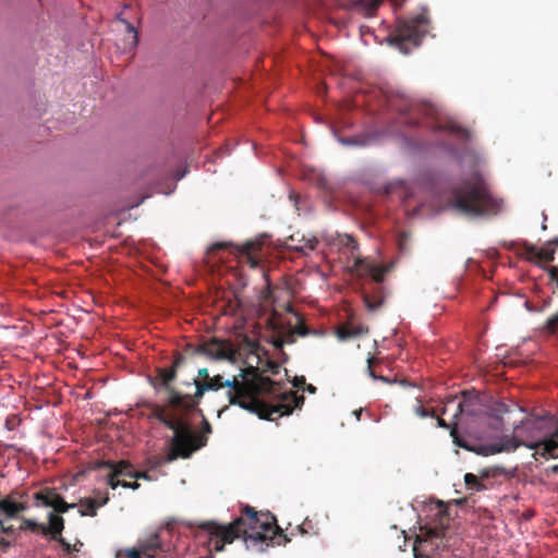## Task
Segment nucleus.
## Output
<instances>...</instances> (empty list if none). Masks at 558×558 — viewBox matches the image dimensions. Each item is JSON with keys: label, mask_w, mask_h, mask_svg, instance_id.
Listing matches in <instances>:
<instances>
[{"label": "nucleus", "mask_w": 558, "mask_h": 558, "mask_svg": "<svg viewBox=\"0 0 558 558\" xmlns=\"http://www.w3.org/2000/svg\"><path fill=\"white\" fill-rule=\"evenodd\" d=\"M399 111L409 126L420 124L418 116L429 119L428 128L440 134L438 146L461 166L464 178L450 187L449 209L468 218H488L504 210V201L488 191L481 170L483 159L471 146L472 135L468 130L451 119L442 120L433 106L411 104Z\"/></svg>", "instance_id": "obj_1"}, {"label": "nucleus", "mask_w": 558, "mask_h": 558, "mask_svg": "<svg viewBox=\"0 0 558 558\" xmlns=\"http://www.w3.org/2000/svg\"><path fill=\"white\" fill-rule=\"evenodd\" d=\"M437 424L442 428H450V435L453 444L460 448L475 452L480 456L488 457L499 452H512L520 446H525L529 449H535L536 453L544 457L558 458V422L550 433H543L544 420L525 418L520 420L519 423L513 422V434L502 435L490 444L469 445L458 433L454 420L452 423H447L442 418L437 420Z\"/></svg>", "instance_id": "obj_2"}, {"label": "nucleus", "mask_w": 558, "mask_h": 558, "mask_svg": "<svg viewBox=\"0 0 558 558\" xmlns=\"http://www.w3.org/2000/svg\"><path fill=\"white\" fill-rule=\"evenodd\" d=\"M193 385L195 386L194 395L186 393L185 398L186 412L198 405L205 392L218 391L222 388L227 389L223 393V399L228 401L229 405H238L248 413L258 415L260 418H269L272 413L290 415L295 409H301L304 402V397L292 395L269 412L266 407L250 395L244 383L236 376L232 379H225L221 375L210 376L207 368L198 369V378L193 379Z\"/></svg>", "instance_id": "obj_3"}, {"label": "nucleus", "mask_w": 558, "mask_h": 558, "mask_svg": "<svg viewBox=\"0 0 558 558\" xmlns=\"http://www.w3.org/2000/svg\"><path fill=\"white\" fill-rule=\"evenodd\" d=\"M245 514L247 518L238 517L229 524H220L215 521H207L199 524L201 530L214 543V549L221 551L226 543H232L234 538L244 534V543L247 549L264 551L271 543V538L266 537L262 532L247 534V529L269 531L270 523L260 522L258 513L254 508L246 506Z\"/></svg>", "instance_id": "obj_4"}, {"label": "nucleus", "mask_w": 558, "mask_h": 558, "mask_svg": "<svg viewBox=\"0 0 558 558\" xmlns=\"http://www.w3.org/2000/svg\"><path fill=\"white\" fill-rule=\"evenodd\" d=\"M454 408L453 420L456 423H486L494 430L502 429L505 415L515 412L523 413L524 409L518 404H506L501 401L485 403L478 396L470 391H462L460 397L449 398L444 407V413Z\"/></svg>", "instance_id": "obj_5"}, {"label": "nucleus", "mask_w": 558, "mask_h": 558, "mask_svg": "<svg viewBox=\"0 0 558 558\" xmlns=\"http://www.w3.org/2000/svg\"><path fill=\"white\" fill-rule=\"evenodd\" d=\"M429 521L420 525L413 548L415 558H432L451 546L449 507L442 501L428 506Z\"/></svg>", "instance_id": "obj_6"}, {"label": "nucleus", "mask_w": 558, "mask_h": 558, "mask_svg": "<svg viewBox=\"0 0 558 558\" xmlns=\"http://www.w3.org/2000/svg\"><path fill=\"white\" fill-rule=\"evenodd\" d=\"M183 413L172 412L160 416L161 422L173 432L172 449L162 458L163 462H171L179 456L189 458L193 451L206 445L207 435L211 433L210 424L204 418L202 435H196L190 424L181 417Z\"/></svg>", "instance_id": "obj_7"}, {"label": "nucleus", "mask_w": 558, "mask_h": 558, "mask_svg": "<svg viewBox=\"0 0 558 558\" xmlns=\"http://www.w3.org/2000/svg\"><path fill=\"white\" fill-rule=\"evenodd\" d=\"M428 26L429 20L424 13L412 19H397L396 32L388 37V41L401 53L409 54L412 48L420 46L428 33Z\"/></svg>", "instance_id": "obj_8"}, {"label": "nucleus", "mask_w": 558, "mask_h": 558, "mask_svg": "<svg viewBox=\"0 0 558 558\" xmlns=\"http://www.w3.org/2000/svg\"><path fill=\"white\" fill-rule=\"evenodd\" d=\"M184 361V356L179 354L174 357L172 364L169 367L157 368L155 377H149L150 385L160 391L163 389L167 392L166 405L170 413L172 412H186L185 410V398L186 393H182L171 387V383L177 377V371Z\"/></svg>", "instance_id": "obj_9"}, {"label": "nucleus", "mask_w": 558, "mask_h": 558, "mask_svg": "<svg viewBox=\"0 0 558 558\" xmlns=\"http://www.w3.org/2000/svg\"><path fill=\"white\" fill-rule=\"evenodd\" d=\"M166 536V530L150 533L140 538L136 547L118 550L114 558H172L171 545Z\"/></svg>", "instance_id": "obj_10"}, {"label": "nucleus", "mask_w": 558, "mask_h": 558, "mask_svg": "<svg viewBox=\"0 0 558 558\" xmlns=\"http://www.w3.org/2000/svg\"><path fill=\"white\" fill-rule=\"evenodd\" d=\"M37 499L41 501L45 507L52 508V511L48 514L49 525L47 532L51 533V538L57 539L61 537V533L64 529L63 519L57 513H64L72 508H75V504H68L58 494H37Z\"/></svg>", "instance_id": "obj_11"}, {"label": "nucleus", "mask_w": 558, "mask_h": 558, "mask_svg": "<svg viewBox=\"0 0 558 558\" xmlns=\"http://www.w3.org/2000/svg\"><path fill=\"white\" fill-rule=\"evenodd\" d=\"M195 352L213 361L233 360L231 347L218 339H213L199 344Z\"/></svg>", "instance_id": "obj_12"}, {"label": "nucleus", "mask_w": 558, "mask_h": 558, "mask_svg": "<svg viewBox=\"0 0 558 558\" xmlns=\"http://www.w3.org/2000/svg\"><path fill=\"white\" fill-rule=\"evenodd\" d=\"M317 244L318 240L315 235L301 232L291 234L282 242V245L287 250L295 251L303 256H307L310 253L314 252L317 247Z\"/></svg>", "instance_id": "obj_13"}, {"label": "nucleus", "mask_w": 558, "mask_h": 558, "mask_svg": "<svg viewBox=\"0 0 558 558\" xmlns=\"http://www.w3.org/2000/svg\"><path fill=\"white\" fill-rule=\"evenodd\" d=\"M260 246L259 243L254 241H247L243 245H234L229 242H218L213 245V250H223L227 247L233 248L236 254L245 257L246 262L250 264L252 268H257L259 266V260L255 256H253V252Z\"/></svg>", "instance_id": "obj_14"}, {"label": "nucleus", "mask_w": 558, "mask_h": 558, "mask_svg": "<svg viewBox=\"0 0 558 558\" xmlns=\"http://www.w3.org/2000/svg\"><path fill=\"white\" fill-rule=\"evenodd\" d=\"M97 468H105L111 470L113 472V475H125V477L143 478L148 481L151 480L147 472L135 471L133 466L124 460H121L119 462L100 461L97 463Z\"/></svg>", "instance_id": "obj_15"}, {"label": "nucleus", "mask_w": 558, "mask_h": 558, "mask_svg": "<svg viewBox=\"0 0 558 558\" xmlns=\"http://www.w3.org/2000/svg\"><path fill=\"white\" fill-rule=\"evenodd\" d=\"M354 266L359 276L371 277L376 282L383 281L385 274L389 271L388 267L371 264L362 258H356Z\"/></svg>", "instance_id": "obj_16"}, {"label": "nucleus", "mask_w": 558, "mask_h": 558, "mask_svg": "<svg viewBox=\"0 0 558 558\" xmlns=\"http://www.w3.org/2000/svg\"><path fill=\"white\" fill-rule=\"evenodd\" d=\"M386 194H395L397 193L400 198L407 201L413 197V185L402 179H397L388 182L384 186Z\"/></svg>", "instance_id": "obj_17"}, {"label": "nucleus", "mask_w": 558, "mask_h": 558, "mask_svg": "<svg viewBox=\"0 0 558 558\" xmlns=\"http://www.w3.org/2000/svg\"><path fill=\"white\" fill-rule=\"evenodd\" d=\"M333 135L337 142L347 147H365L371 145L374 141V137L368 134H356L353 136L343 137L333 131Z\"/></svg>", "instance_id": "obj_18"}, {"label": "nucleus", "mask_w": 558, "mask_h": 558, "mask_svg": "<svg viewBox=\"0 0 558 558\" xmlns=\"http://www.w3.org/2000/svg\"><path fill=\"white\" fill-rule=\"evenodd\" d=\"M125 26V35L123 37V51H131L138 45V33L135 27L128 21L122 20Z\"/></svg>", "instance_id": "obj_19"}, {"label": "nucleus", "mask_w": 558, "mask_h": 558, "mask_svg": "<svg viewBox=\"0 0 558 558\" xmlns=\"http://www.w3.org/2000/svg\"><path fill=\"white\" fill-rule=\"evenodd\" d=\"M23 510L24 507L17 501L10 498H0V512L5 514L7 517L13 518Z\"/></svg>", "instance_id": "obj_20"}, {"label": "nucleus", "mask_w": 558, "mask_h": 558, "mask_svg": "<svg viewBox=\"0 0 558 558\" xmlns=\"http://www.w3.org/2000/svg\"><path fill=\"white\" fill-rule=\"evenodd\" d=\"M108 501V497L104 498L99 504H96L93 499H86L81 501V508L78 509V513L81 517L85 515H96L97 508L106 505Z\"/></svg>", "instance_id": "obj_21"}, {"label": "nucleus", "mask_w": 558, "mask_h": 558, "mask_svg": "<svg viewBox=\"0 0 558 558\" xmlns=\"http://www.w3.org/2000/svg\"><path fill=\"white\" fill-rule=\"evenodd\" d=\"M381 1L383 0H356L354 1V7L356 11L365 15H372L379 7Z\"/></svg>", "instance_id": "obj_22"}, {"label": "nucleus", "mask_w": 558, "mask_h": 558, "mask_svg": "<svg viewBox=\"0 0 558 558\" xmlns=\"http://www.w3.org/2000/svg\"><path fill=\"white\" fill-rule=\"evenodd\" d=\"M121 475H113V472L109 470V474L107 476V484L112 488L116 489L119 486H122L124 488H131L133 490L137 489L140 487V484L137 482H126V481H120L117 480V477H120Z\"/></svg>", "instance_id": "obj_23"}, {"label": "nucleus", "mask_w": 558, "mask_h": 558, "mask_svg": "<svg viewBox=\"0 0 558 558\" xmlns=\"http://www.w3.org/2000/svg\"><path fill=\"white\" fill-rule=\"evenodd\" d=\"M464 483L468 489L471 490L482 492L487 489V486L481 481V478L473 473H466L464 475Z\"/></svg>", "instance_id": "obj_24"}, {"label": "nucleus", "mask_w": 558, "mask_h": 558, "mask_svg": "<svg viewBox=\"0 0 558 558\" xmlns=\"http://www.w3.org/2000/svg\"><path fill=\"white\" fill-rule=\"evenodd\" d=\"M364 329L362 327L357 328H349V327H341L337 329V337L340 341H345L351 338L357 337L359 335L363 333Z\"/></svg>", "instance_id": "obj_25"}, {"label": "nucleus", "mask_w": 558, "mask_h": 558, "mask_svg": "<svg viewBox=\"0 0 558 558\" xmlns=\"http://www.w3.org/2000/svg\"><path fill=\"white\" fill-rule=\"evenodd\" d=\"M554 255L553 242H547L543 247L537 248V260L549 263L554 259Z\"/></svg>", "instance_id": "obj_26"}, {"label": "nucleus", "mask_w": 558, "mask_h": 558, "mask_svg": "<svg viewBox=\"0 0 558 558\" xmlns=\"http://www.w3.org/2000/svg\"><path fill=\"white\" fill-rule=\"evenodd\" d=\"M537 248L535 245L523 242L520 245V252L527 260H537Z\"/></svg>", "instance_id": "obj_27"}, {"label": "nucleus", "mask_w": 558, "mask_h": 558, "mask_svg": "<svg viewBox=\"0 0 558 558\" xmlns=\"http://www.w3.org/2000/svg\"><path fill=\"white\" fill-rule=\"evenodd\" d=\"M289 199L293 203V206L299 214H301L302 211L310 210V205L307 204V202L305 199L301 198L294 192L290 193Z\"/></svg>", "instance_id": "obj_28"}, {"label": "nucleus", "mask_w": 558, "mask_h": 558, "mask_svg": "<svg viewBox=\"0 0 558 558\" xmlns=\"http://www.w3.org/2000/svg\"><path fill=\"white\" fill-rule=\"evenodd\" d=\"M24 527L32 531H40L43 534H47V526L44 524H39L34 520L25 519Z\"/></svg>", "instance_id": "obj_29"}, {"label": "nucleus", "mask_w": 558, "mask_h": 558, "mask_svg": "<svg viewBox=\"0 0 558 558\" xmlns=\"http://www.w3.org/2000/svg\"><path fill=\"white\" fill-rule=\"evenodd\" d=\"M372 362H373V359L372 357H368L367 359V374L369 375V377H372L374 380H381L384 383H387V384H390L391 380L388 378V377H385V376H377L375 374V372L373 371L372 368Z\"/></svg>", "instance_id": "obj_30"}, {"label": "nucleus", "mask_w": 558, "mask_h": 558, "mask_svg": "<svg viewBox=\"0 0 558 558\" xmlns=\"http://www.w3.org/2000/svg\"><path fill=\"white\" fill-rule=\"evenodd\" d=\"M340 243L343 246H348V247L352 246L353 250H355L357 247L354 239L348 234L340 235Z\"/></svg>", "instance_id": "obj_31"}, {"label": "nucleus", "mask_w": 558, "mask_h": 558, "mask_svg": "<svg viewBox=\"0 0 558 558\" xmlns=\"http://www.w3.org/2000/svg\"><path fill=\"white\" fill-rule=\"evenodd\" d=\"M414 411L415 414L422 418L434 416V412L425 409L423 405H417Z\"/></svg>", "instance_id": "obj_32"}, {"label": "nucleus", "mask_w": 558, "mask_h": 558, "mask_svg": "<svg viewBox=\"0 0 558 558\" xmlns=\"http://www.w3.org/2000/svg\"><path fill=\"white\" fill-rule=\"evenodd\" d=\"M547 329L554 332L558 327V313L547 319Z\"/></svg>", "instance_id": "obj_33"}, {"label": "nucleus", "mask_w": 558, "mask_h": 558, "mask_svg": "<svg viewBox=\"0 0 558 558\" xmlns=\"http://www.w3.org/2000/svg\"><path fill=\"white\" fill-rule=\"evenodd\" d=\"M62 547L66 555L72 554V545L68 543L62 536L56 539Z\"/></svg>", "instance_id": "obj_34"}, {"label": "nucleus", "mask_w": 558, "mask_h": 558, "mask_svg": "<svg viewBox=\"0 0 558 558\" xmlns=\"http://www.w3.org/2000/svg\"><path fill=\"white\" fill-rule=\"evenodd\" d=\"M15 532V529L10 526H4L2 520H0V533L7 534V535H13Z\"/></svg>", "instance_id": "obj_35"}, {"label": "nucleus", "mask_w": 558, "mask_h": 558, "mask_svg": "<svg viewBox=\"0 0 558 558\" xmlns=\"http://www.w3.org/2000/svg\"><path fill=\"white\" fill-rule=\"evenodd\" d=\"M549 277L553 281L556 282L557 284V288H558V267H551L549 269Z\"/></svg>", "instance_id": "obj_36"}, {"label": "nucleus", "mask_w": 558, "mask_h": 558, "mask_svg": "<svg viewBox=\"0 0 558 558\" xmlns=\"http://www.w3.org/2000/svg\"><path fill=\"white\" fill-rule=\"evenodd\" d=\"M365 303H366V306L368 307V310H371V311H375L381 304V302L372 303L367 296H365Z\"/></svg>", "instance_id": "obj_37"}, {"label": "nucleus", "mask_w": 558, "mask_h": 558, "mask_svg": "<svg viewBox=\"0 0 558 558\" xmlns=\"http://www.w3.org/2000/svg\"><path fill=\"white\" fill-rule=\"evenodd\" d=\"M11 546V543L3 537H0V549L4 553Z\"/></svg>", "instance_id": "obj_38"}, {"label": "nucleus", "mask_w": 558, "mask_h": 558, "mask_svg": "<svg viewBox=\"0 0 558 558\" xmlns=\"http://www.w3.org/2000/svg\"><path fill=\"white\" fill-rule=\"evenodd\" d=\"M305 385V378L302 376V377H295L294 380H293V386L294 387H301Z\"/></svg>", "instance_id": "obj_39"}, {"label": "nucleus", "mask_w": 558, "mask_h": 558, "mask_svg": "<svg viewBox=\"0 0 558 558\" xmlns=\"http://www.w3.org/2000/svg\"><path fill=\"white\" fill-rule=\"evenodd\" d=\"M186 173H187V169L185 168L183 171H181V172L177 173V175H175V180H177V181L182 180V179L186 175Z\"/></svg>", "instance_id": "obj_40"}, {"label": "nucleus", "mask_w": 558, "mask_h": 558, "mask_svg": "<svg viewBox=\"0 0 558 558\" xmlns=\"http://www.w3.org/2000/svg\"><path fill=\"white\" fill-rule=\"evenodd\" d=\"M295 332H298L300 336H306L308 330L305 327H299Z\"/></svg>", "instance_id": "obj_41"}, {"label": "nucleus", "mask_w": 558, "mask_h": 558, "mask_svg": "<svg viewBox=\"0 0 558 558\" xmlns=\"http://www.w3.org/2000/svg\"><path fill=\"white\" fill-rule=\"evenodd\" d=\"M305 390L308 391L310 393H315L316 387L310 384L306 386Z\"/></svg>", "instance_id": "obj_42"}, {"label": "nucleus", "mask_w": 558, "mask_h": 558, "mask_svg": "<svg viewBox=\"0 0 558 558\" xmlns=\"http://www.w3.org/2000/svg\"><path fill=\"white\" fill-rule=\"evenodd\" d=\"M353 413H354V415H355L356 420H360V418H361V415H362V409L356 410V411H354Z\"/></svg>", "instance_id": "obj_43"}, {"label": "nucleus", "mask_w": 558, "mask_h": 558, "mask_svg": "<svg viewBox=\"0 0 558 558\" xmlns=\"http://www.w3.org/2000/svg\"><path fill=\"white\" fill-rule=\"evenodd\" d=\"M82 545H83L82 543H78V544H75L74 546H72V553H73V551H78V550H80V547H81Z\"/></svg>", "instance_id": "obj_44"}, {"label": "nucleus", "mask_w": 558, "mask_h": 558, "mask_svg": "<svg viewBox=\"0 0 558 558\" xmlns=\"http://www.w3.org/2000/svg\"><path fill=\"white\" fill-rule=\"evenodd\" d=\"M228 409V405H225L222 409H220L218 412H217V416L220 417L221 414Z\"/></svg>", "instance_id": "obj_45"}, {"label": "nucleus", "mask_w": 558, "mask_h": 558, "mask_svg": "<svg viewBox=\"0 0 558 558\" xmlns=\"http://www.w3.org/2000/svg\"><path fill=\"white\" fill-rule=\"evenodd\" d=\"M454 408L450 407V411L447 414H451V417L453 418Z\"/></svg>", "instance_id": "obj_46"}, {"label": "nucleus", "mask_w": 558, "mask_h": 558, "mask_svg": "<svg viewBox=\"0 0 558 558\" xmlns=\"http://www.w3.org/2000/svg\"><path fill=\"white\" fill-rule=\"evenodd\" d=\"M482 476H483V477H488V471H483V472H482Z\"/></svg>", "instance_id": "obj_47"}, {"label": "nucleus", "mask_w": 558, "mask_h": 558, "mask_svg": "<svg viewBox=\"0 0 558 558\" xmlns=\"http://www.w3.org/2000/svg\"><path fill=\"white\" fill-rule=\"evenodd\" d=\"M400 384L403 385V386L408 385L407 380H401Z\"/></svg>", "instance_id": "obj_48"}, {"label": "nucleus", "mask_w": 558, "mask_h": 558, "mask_svg": "<svg viewBox=\"0 0 558 558\" xmlns=\"http://www.w3.org/2000/svg\"><path fill=\"white\" fill-rule=\"evenodd\" d=\"M295 317H296L298 322L301 320V317L298 314H295Z\"/></svg>", "instance_id": "obj_49"}]
</instances>
